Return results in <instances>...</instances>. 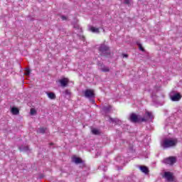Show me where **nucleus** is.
I'll use <instances>...</instances> for the list:
<instances>
[{
  "instance_id": "bb28decb",
  "label": "nucleus",
  "mask_w": 182,
  "mask_h": 182,
  "mask_svg": "<svg viewBox=\"0 0 182 182\" xmlns=\"http://www.w3.org/2000/svg\"><path fill=\"white\" fill-rule=\"evenodd\" d=\"M124 58H128L129 55L127 54H123Z\"/></svg>"
},
{
  "instance_id": "f8f14e48",
  "label": "nucleus",
  "mask_w": 182,
  "mask_h": 182,
  "mask_svg": "<svg viewBox=\"0 0 182 182\" xmlns=\"http://www.w3.org/2000/svg\"><path fill=\"white\" fill-rule=\"evenodd\" d=\"M139 168L141 171H142V173H144L145 174H147V173H149V168H147L146 166H141Z\"/></svg>"
},
{
  "instance_id": "2eb2a0df",
  "label": "nucleus",
  "mask_w": 182,
  "mask_h": 182,
  "mask_svg": "<svg viewBox=\"0 0 182 182\" xmlns=\"http://www.w3.org/2000/svg\"><path fill=\"white\" fill-rule=\"evenodd\" d=\"M73 161L74 163H75V164H80V163H82V159L75 157L73 159Z\"/></svg>"
},
{
  "instance_id": "9d476101",
  "label": "nucleus",
  "mask_w": 182,
  "mask_h": 182,
  "mask_svg": "<svg viewBox=\"0 0 182 182\" xmlns=\"http://www.w3.org/2000/svg\"><path fill=\"white\" fill-rule=\"evenodd\" d=\"M90 31L92 32L93 33H99L100 31H99V28H96L94 26H90Z\"/></svg>"
},
{
  "instance_id": "dca6fc26",
  "label": "nucleus",
  "mask_w": 182,
  "mask_h": 182,
  "mask_svg": "<svg viewBox=\"0 0 182 182\" xmlns=\"http://www.w3.org/2000/svg\"><path fill=\"white\" fill-rule=\"evenodd\" d=\"M19 149L21 151H29V146H20Z\"/></svg>"
},
{
  "instance_id": "a211bd4d",
  "label": "nucleus",
  "mask_w": 182,
  "mask_h": 182,
  "mask_svg": "<svg viewBox=\"0 0 182 182\" xmlns=\"http://www.w3.org/2000/svg\"><path fill=\"white\" fill-rule=\"evenodd\" d=\"M102 72H109V67H106L105 65H101L100 68Z\"/></svg>"
},
{
  "instance_id": "6ab92c4d",
  "label": "nucleus",
  "mask_w": 182,
  "mask_h": 182,
  "mask_svg": "<svg viewBox=\"0 0 182 182\" xmlns=\"http://www.w3.org/2000/svg\"><path fill=\"white\" fill-rule=\"evenodd\" d=\"M47 130H48V129L41 127V128H39V129L37 130V132H38V133H42V134H43V133H46V131H47Z\"/></svg>"
},
{
  "instance_id": "f3484780",
  "label": "nucleus",
  "mask_w": 182,
  "mask_h": 182,
  "mask_svg": "<svg viewBox=\"0 0 182 182\" xmlns=\"http://www.w3.org/2000/svg\"><path fill=\"white\" fill-rule=\"evenodd\" d=\"M47 95L49 99H56V95L53 92H48Z\"/></svg>"
},
{
  "instance_id": "4be33fe9",
  "label": "nucleus",
  "mask_w": 182,
  "mask_h": 182,
  "mask_svg": "<svg viewBox=\"0 0 182 182\" xmlns=\"http://www.w3.org/2000/svg\"><path fill=\"white\" fill-rule=\"evenodd\" d=\"M121 2H122L123 4H126L127 5H129L130 4V2H132V0H120Z\"/></svg>"
},
{
  "instance_id": "ddd939ff",
  "label": "nucleus",
  "mask_w": 182,
  "mask_h": 182,
  "mask_svg": "<svg viewBox=\"0 0 182 182\" xmlns=\"http://www.w3.org/2000/svg\"><path fill=\"white\" fill-rule=\"evenodd\" d=\"M111 109H112L111 106H105L102 107V111L105 112V113H109Z\"/></svg>"
},
{
  "instance_id": "412c9836",
  "label": "nucleus",
  "mask_w": 182,
  "mask_h": 182,
  "mask_svg": "<svg viewBox=\"0 0 182 182\" xmlns=\"http://www.w3.org/2000/svg\"><path fill=\"white\" fill-rule=\"evenodd\" d=\"M24 75H26V76H29V75H31V70L26 68L25 70Z\"/></svg>"
},
{
  "instance_id": "5701e85b",
  "label": "nucleus",
  "mask_w": 182,
  "mask_h": 182,
  "mask_svg": "<svg viewBox=\"0 0 182 182\" xmlns=\"http://www.w3.org/2000/svg\"><path fill=\"white\" fill-rule=\"evenodd\" d=\"M74 28H75V29H78L79 31H82V28H80V26H79V25H77V24H75V25L74 26Z\"/></svg>"
},
{
  "instance_id": "aec40b11",
  "label": "nucleus",
  "mask_w": 182,
  "mask_h": 182,
  "mask_svg": "<svg viewBox=\"0 0 182 182\" xmlns=\"http://www.w3.org/2000/svg\"><path fill=\"white\" fill-rule=\"evenodd\" d=\"M30 114H31V116H35V114H36V109H35V108H31L30 110Z\"/></svg>"
},
{
  "instance_id": "f257e3e1",
  "label": "nucleus",
  "mask_w": 182,
  "mask_h": 182,
  "mask_svg": "<svg viewBox=\"0 0 182 182\" xmlns=\"http://www.w3.org/2000/svg\"><path fill=\"white\" fill-rule=\"evenodd\" d=\"M148 119H154L153 114L149 112H146L144 117L136 114H132L130 115V120L132 123H139L140 122H147Z\"/></svg>"
},
{
  "instance_id": "9b49d317",
  "label": "nucleus",
  "mask_w": 182,
  "mask_h": 182,
  "mask_svg": "<svg viewBox=\"0 0 182 182\" xmlns=\"http://www.w3.org/2000/svg\"><path fill=\"white\" fill-rule=\"evenodd\" d=\"M11 112L12 114H14V115L19 114V109L15 107H13L11 108Z\"/></svg>"
},
{
  "instance_id": "7ed1b4c3",
  "label": "nucleus",
  "mask_w": 182,
  "mask_h": 182,
  "mask_svg": "<svg viewBox=\"0 0 182 182\" xmlns=\"http://www.w3.org/2000/svg\"><path fill=\"white\" fill-rule=\"evenodd\" d=\"M99 50L100 52H101V53H103L105 56H107V55L110 54V50H109V48L105 44H102L100 46Z\"/></svg>"
},
{
  "instance_id": "0eeeda50",
  "label": "nucleus",
  "mask_w": 182,
  "mask_h": 182,
  "mask_svg": "<svg viewBox=\"0 0 182 182\" xmlns=\"http://www.w3.org/2000/svg\"><path fill=\"white\" fill-rule=\"evenodd\" d=\"M164 177L167 180V181H173V180H174V176H173V173L171 172H165Z\"/></svg>"
},
{
  "instance_id": "39448f33",
  "label": "nucleus",
  "mask_w": 182,
  "mask_h": 182,
  "mask_svg": "<svg viewBox=\"0 0 182 182\" xmlns=\"http://www.w3.org/2000/svg\"><path fill=\"white\" fill-rule=\"evenodd\" d=\"M176 161H177V160L174 156H170L164 160V163H165V164H169V166H173Z\"/></svg>"
},
{
  "instance_id": "423d86ee",
  "label": "nucleus",
  "mask_w": 182,
  "mask_h": 182,
  "mask_svg": "<svg viewBox=\"0 0 182 182\" xmlns=\"http://www.w3.org/2000/svg\"><path fill=\"white\" fill-rule=\"evenodd\" d=\"M58 82L62 87H66V86H68V85L69 84V79L64 77L63 79L59 80Z\"/></svg>"
},
{
  "instance_id": "20e7f679",
  "label": "nucleus",
  "mask_w": 182,
  "mask_h": 182,
  "mask_svg": "<svg viewBox=\"0 0 182 182\" xmlns=\"http://www.w3.org/2000/svg\"><path fill=\"white\" fill-rule=\"evenodd\" d=\"M84 95L87 99H93L95 97V90L87 89L84 92Z\"/></svg>"
},
{
  "instance_id": "4468645a",
  "label": "nucleus",
  "mask_w": 182,
  "mask_h": 182,
  "mask_svg": "<svg viewBox=\"0 0 182 182\" xmlns=\"http://www.w3.org/2000/svg\"><path fill=\"white\" fill-rule=\"evenodd\" d=\"M91 132L92 134H100V130L96 128H92Z\"/></svg>"
},
{
  "instance_id": "b1692460",
  "label": "nucleus",
  "mask_w": 182,
  "mask_h": 182,
  "mask_svg": "<svg viewBox=\"0 0 182 182\" xmlns=\"http://www.w3.org/2000/svg\"><path fill=\"white\" fill-rule=\"evenodd\" d=\"M65 94L67 95L68 96H70V91L69 90H65Z\"/></svg>"
},
{
  "instance_id": "a878e982",
  "label": "nucleus",
  "mask_w": 182,
  "mask_h": 182,
  "mask_svg": "<svg viewBox=\"0 0 182 182\" xmlns=\"http://www.w3.org/2000/svg\"><path fill=\"white\" fill-rule=\"evenodd\" d=\"M61 18L63 19V21H66V16H61Z\"/></svg>"
},
{
  "instance_id": "f03ea898",
  "label": "nucleus",
  "mask_w": 182,
  "mask_h": 182,
  "mask_svg": "<svg viewBox=\"0 0 182 182\" xmlns=\"http://www.w3.org/2000/svg\"><path fill=\"white\" fill-rule=\"evenodd\" d=\"M177 143H178L177 139H166L162 141L161 146L164 149H168V147H174Z\"/></svg>"
},
{
  "instance_id": "6e6552de",
  "label": "nucleus",
  "mask_w": 182,
  "mask_h": 182,
  "mask_svg": "<svg viewBox=\"0 0 182 182\" xmlns=\"http://www.w3.org/2000/svg\"><path fill=\"white\" fill-rule=\"evenodd\" d=\"M171 99L172 102H178L181 99V95L180 93L174 94L171 96Z\"/></svg>"
},
{
  "instance_id": "393cba45",
  "label": "nucleus",
  "mask_w": 182,
  "mask_h": 182,
  "mask_svg": "<svg viewBox=\"0 0 182 182\" xmlns=\"http://www.w3.org/2000/svg\"><path fill=\"white\" fill-rule=\"evenodd\" d=\"M138 46H139L140 50H144V48H143V46H141V44H138Z\"/></svg>"
},
{
  "instance_id": "1a4fd4ad",
  "label": "nucleus",
  "mask_w": 182,
  "mask_h": 182,
  "mask_svg": "<svg viewBox=\"0 0 182 182\" xmlns=\"http://www.w3.org/2000/svg\"><path fill=\"white\" fill-rule=\"evenodd\" d=\"M110 123H114L115 124H120L122 123V121L119 120L117 118H109Z\"/></svg>"
}]
</instances>
